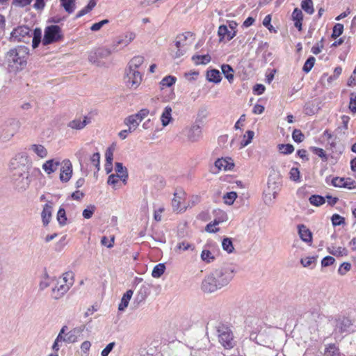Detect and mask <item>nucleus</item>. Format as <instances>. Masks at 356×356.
I'll list each match as a JSON object with an SVG mask.
<instances>
[{"label":"nucleus","instance_id":"a18cd8bd","mask_svg":"<svg viewBox=\"0 0 356 356\" xmlns=\"http://www.w3.org/2000/svg\"><path fill=\"white\" fill-rule=\"evenodd\" d=\"M120 181L121 180L119 176L112 174L108 177L107 182L108 184L111 185L114 188H116L117 187L121 186V184H119Z\"/></svg>","mask_w":356,"mask_h":356},{"label":"nucleus","instance_id":"0e129e2a","mask_svg":"<svg viewBox=\"0 0 356 356\" xmlns=\"http://www.w3.org/2000/svg\"><path fill=\"white\" fill-rule=\"evenodd\" d=\"M350 268H351V264L348 262H344L341 265L338 271H339V274L344 275L347 272H348L350 270Z\"/></svg>","mask_w":356,"mask_h":356},{"label":"nucleus","instance_id":"de8ad7c7","mask_svg":"<svg viewBox=\"0 0 356 356\" xmlns=\"http://www.w3.org/2000/svg\"><path fill=\"white\" fill-rule=\"evenodd\" d=\"M310 149L314 154L321 158L323 160L327 161V157L323 149L317 147H312Z\"/></svg>","mask_w":356,"mask_h":356},{"label":"nucleus","instance_id":"f257e3e1","mask_svg":"<svg viewBox=\"0 0 356 356\" xmlns=\"http://www.w3.org/2000/svg\"><path fill=\"white\" fill-rule=\"evenodd\" d=\"M29 56V49L26 46L19 45L6 52L4 62L10 71H18L25 67Z\"/></svg>","mask_w":356,"mask_h":356},{"label":"nucleus","instance_id":"8fccbe9b","mask_svg":"<svg viewBox=\"0 0 356 356\" xmlns=\"http://www.w3.org/2000/svg\"><path fill=\"white\" fill-rule=\"evenodd\" d=\"M201 259L207 263H210L214 259V257L209 250H203L201 253Z\"/></svg>","mask_w":356,"mask_h":356},{"label":"nucleus","instance_id":"3c124183","mask_svg":"<svg viewBox=\"0 0 356 356\" xmlns=\"http://www.w3.org/2000/svg\"><path fill=\"white\" fill-rule=\"evenodd\" d=\"M95 211V207L94 205H89L83 211V216L86 219L90 218Z\"/></svg>","mask_w":356,"mask_h":356},{"label":"nucleus","instance_id":"c9c22d12","mask_svg":"<svg viewBox=\"0 0 356 356\" xmlns=\"http://www.w3.org/2000/svg\"><path fill=\"white\" fill-rule=\"evenodd\" d=\"M277 148L283 154H290L293 152L294 147L291 144H280Z\"/></svg>","mask_w":356,"mask_h":356},{"label":"nucleus","instance_id":"f03ea898","mask_svg":"<svg viewBox=\"0 0 356 356\" xmlns=\"http://www.w3.org/2000/svg\"><path fill=\"white\" fill-rule=\"evenodd\" d=\"M73 284L72 272H66L63 274L52 290V295L55 299H58L68 291L70 287Z\"/></svg>","mask_w":356,"mask_h":356},{"label":"nucleus","instance_id":"412c9836","mask_svg":"<svg viewBox=\"0 0 356 356\" xmlns=\"http://www.w3.org/2000/svg\"><path fill=\"white\" fill-rule=\"evenodd\" d=\"M221 70L225 78L232 83L234 78L233 68L229 65L223 64L221 66Z\"/></svg>","mask_w":356,"mask_h":356},{"label":"nucleus","instance_id":"6ab92c4d","mask_svg":"<svg viewBox=\"0 0 356 356\" xmlns=\"http://www.w3.org/2000/svg\"><path fill=\"white\" fill-rule=\"evenodd\" d=\"M113 147H109L106 152L105 156L106 163L105 164V169L108 173L112 170V162L113 159Z\"/></svg>","mask_w":356,"mask_h":356},{"label":"nucleus","instance_id":"cd10ccee","mask_svg":"<svg viewBox=\"0 0 356 356\" xmlns=\"http://www.w3.org/2000/svg\"><path fill=\"white\" fill-rule=\"evenodd\" d=\"M31 149L40 158L43 159L47 156V149L42 145H32Z\"/></svg>","mask_w":356,"mask_h":356},{"label":"nucleus","instance_id":"e433bc0d","mask_svg":"<svg viewBox=\"0 0 356 356\" xmlns=\"http://www.w3.org/2000/svg\"><path fill=\"white\" fill-rule=\"evenodd\" d=\"M254 136V133L252 131L248 130L246 131V133L244 134L243 140H241V145L242 147H244L249 145L252 140L253 139V137Z\"/></svg>","mask_w":356,"mask_h":356},{"label":"nucleus","instance_id":"69168bd1","mask_svg":"<svg viewBox=\"0 0 356 356\" xmlns=\"http://www.w3.org/2000/svg\"><path fill=\"white\" fill-rule=\"evenodd\" d=\"M108 23V19H103L99 22L95 23L92 25L90 27V29L92 31H99L104 24H106Z\"/></svg>","mask_w":356,"mask_h":356},{"label":"nucleus","instance_id":"5fc2aeb1","mask_svg":"<svg viewBox=\"0 0 356 356\" xmlns=\"http://www.w3.org/2000/svg\"><path fill=\"white\" fill-rule=\"evenodd\" d=\"M345 178L336 177L332 178L331 184L334 187L343 188Z\"/></svg>","mask_w":356,"mask_h":356},{"label":"nucleus","instance_id":"aec40b11","mask_svg":"<svg viewBox=\"0 0 356 356\" xmlns=\"http://www.w3.org/2000/svg\"><path fill=\"white\" fill-rule=\"evenodd\" d=\"M172 120V108L166 106L161 116V120L163 127L167 126Z\"/></svg>","mask_w":356,"mask_h":356},{"label":"nucleus","instance_id":"6e6d98bb","mask_svg":"<svg viewBox=\"0 0 356 356\" xmlns=\"http://www.w3.org/2000/svg\"><path fill=\"white\" fill-rule=\"evenodd\" d=\"M349 109L353 113H356V92L350 93Z\"/></svg>","mask_w":356,"mask_h":356},{"label":"nucleus","instance_id":"b1692460","mask_svg":"<svg viewBox=\"0 0 356 356\" xmlns=\"http://www.w3.org/2000/svg\"><path fill=\"white\" fill-rule=\"evenodd\" d=\"M143 56H134L129 63V70H136L143 63Z\"/></svg>","mask_w":356,"mask_h":356},{"label":"nucleus","instance_id":"603ef678","mask_svg":"<svg viewBox=\"0 0 356 356\" xmlns=\"http://www.w3.org/2000/svg\"><path fill=\"white\" fill-rule=\"evenodd\" d=\"M331 220L334 226H339L345 223L344 218L337 213L332 216Z\"/></svg>","mask_w":356,"mask_h":356},{"label":"nucleus","instance_id":"79ce46f5","mask_svg":"<svg viewBox=\"0 0 356 356\" xmlns=\"http://www.w3.org/2000/svg\"><path fill=\"white\" fill-rule=\"evenodd\" d=\"M315 61L316 59L314 57L310 56L309 58H308L303 65L302 70L305 73L309 72L312 67H314Z\"/></svg>","mask_w":356,"mask_h":356},{"label":"nucleus","instance_id":"4be33fe9","mask_svg":"<svg viewBox=\"0 0 356 356\" xmlns=\"http://www.w3.org/2000/svg\"><path fill=\"white\" fill-rule=\"evenodd\" d=\"M236 32L235 31H230L228 30L227 26L225 25L220 26L218 29V34L222 37H227L228 40H232L236 35Z\"/></svg>","mask_w":356,"mask_h":356},{"label":"nucleus","instance_id":"20e7f679","mask_svg":"<svg viewBox=\"0 0 356 356\" xmlns=\"http://www.w3.org/2000/svg\"><path fill=\"white\" fill-rule=\"evenodd\" d=\"M226 275V273H222L218 278H216L213 276H208L202 282V288L204 292L211 293L216 291L218 288L227 284L230 280L231 277H226L225 279L222 278Z\"/></svg>","mask_w":356,"mask_h":356},{"label":"nucleus","instance_id":"13d9d810","mask_svg":"<svg viewBox=\"0 0 356 356\" xmlns=\"http://www.w3.org/2000/svg\"><path fill=\"white\" fill-rule=\"evenodd\" d=\"M323 38H322L319 42L316 43L312 47L311 51L314 54L317 55L321 52L323 48Z\"/></svg>","mask_w":356,"mask_h":356},{"label":"nucleus","instance_id":"1a4fd4ad","mask_svg":"<svg viewBox=\"0 0 356 356\" xmlns=\"http://www.w3.org/2000/svg\"><path fill=\"white\" fill-rule=\"evenodd\" d=\"M72 174V165L70 160H64L60 168V179L62 181H68Z\"/></svg>","mask_w":356,"mask_h":356},{"label":"nucleus","instance_id":"774afa93","mask_svg":"<svg viewBox=\"0 0 356 356\" xmlns=\"http://www.w3.org/2000/svg\"><path fill=\"white\" fill-rule=\"evenodd\" d=\"M115 346V342L108 343L102 351V356H108Z\"/></svg>","mask_w":356,"mask_h":356},{"label":"nucleus","instance_id":"680f3d73","mask_svg":"<svg viewBox=\"0 0 356 356\" xmlns=\"http://www.w3.org/2000/svg\"><path fill=\"white\" fill-rule=\"evenodd\" d=\"M289 175L291 179L296 181L300 180V171L297 168H292L290 170Z\"/></svg>","mask_w":356,"mask_h":356},{"label":"nucleus","instance_id":"bf43d9fd","mask_svg":"<svg viewBox=\"0 0 356 356\" xmlns=\"http://www.w3.org/2000/svg\"><path fill=\"white\" fill-rule=\"evenodd\" d=\"M149 113V111L147 108H142L137 113L134 114L141 122L145 118Z\"/></svg>","mask_w":356,"mask_h":356},{"label":"nucleus","instance_id":"393cba45","mask_svg":"<svg viewBox=\"0 0 356 356\" xmlns=\"http://www.w3.org/2000/svg\"><path fill=\"white\" fill-rule=\"evenodd\" d=\"M324 355L327 356H341L339 349L334 343H330L327 346Z\"/></svg>","mask_w":356,"mask_h":356},{"label":"nucleus","instance_id":"f704fd0d","mask_svg":"<svg viewBox=\"0 0 356 356\" xmlns=\"http://www.w3.org/2000/svg\"><path fill=\"white\" fill-rule=\"evenodd\" d=\"M33 40H32V47L33 48H36L38 47L40 42H41V31L39 29H35L33 32H32Z\"/></svg>","mask_w":356,"mask_h":356},{"label":"nucleus","instance_id":"0eeeda50","mask_svg":"<svg viewBox=\"0 0 356 356\" xmlns=\"http://www.w3.org/2000/svg\"><path fill=\"white\" fill-rule=\"evenodd\" d=\"M10 35L15 42L28 43L32 37V30L27 26H19L13 30Z\"/></svg>","mask_w":356,"mask_h":356},{"label":"nucleus","instance_id":"9d476101","mask_svg":"<svg viewBox=\"0 0 356 356\" xmlns=\"http://www.w3.org/2000/svg\"><path fill=\"white\" fill-rule=\"evenodd\" d=\"M53 211V202L48 201L43 207L41 218L44 226H47L50 222Z\"/></svg>","mask_w":356,"mask_h":356},{"label":"nucleus","instance_id":"a878e982","mask_svg":"<svg viewBox=\"0 0 356 356\" xmlns=\"http://www.w3.org/2000/svg\"><path fill=\"white\" fill-rule=\"evenodd\" d=\"M192 60L195 65H206L211 61V56L209 54L194 55Z\"/></svg>","mask_w":356,"mask_h":356},{"label":"nucleus","instance_id":"ea45409f","mask_svg":"<svg viewBox=\"0 0 356 356\" xmlns=\"http://www.w3.org/2000/svg\"><path fill=\"white\" fill-rule=\"evenodd\" d=\"M136 38V34L133 32L127 33L124 38L118 42V44H124V46L128 45L131 42Z\"/></svg>","mask_w":356,"mask_h":356},{"label":"nucleus","instance_id":"58836bf2","mask_svg":"<svg viewBox=\"0 0 356 356\" xmlns=\"http://www.w3.org/2000/svg\"><path fill=\"white\" fill-rule=\"evenodd\" d=\"M343 31V25L340 23L336 24L332 29V33L331 35V38L333 39L337 38L339 36H340Z\"/></svg>","mask_w":356,"mask_h":356},{"label":"nucleus","instance_id":"bb28decb","mask_svg":"<svg viewBox=\"0 0 356 356\" xmlns=\"http://www.w3.org/2000/svg\"><path fill=\"white\" fill-rule=\"evenodd\" d=\"M89 121H87V117L84 118V120L81 121L80 119H75L72 121H71L68 126L74 129H83Z\"/></svg>","mask_w":356,"mask_h":356},{"label":"nucleus","instance_id":"dca6fc26","mask_svg":"<svg viewBox=\"0 0 356 356\" xmlns=\"http://www.w3.org/2000/svg\"><path fill=\"white\" fill-rule=\"evenodd\" d=\"M115 172L117 173L116 175L119 176L122 184L126 185L128 179V172L127 168L122 165V163H116Z\"/></svg>","mask_w":356,"mask_h":356},{"label":"nucleus","instance_id":"c756f323","mask_svg":"<svg viewBox=\"0 0 356 356\" xmlns=\"http://www.w3.org/2000/svg\"><path fill=\"white\" fill-rule=\"evenodd\" d=\"M176 81L177 78L174 76L168 75L163 77L160 82L161 89H163L164 86L170 87L173 86L176 83Z\"/></svg>","mask_w":356,"mask_h":356},{"label":"nucleus","instance_id":"a19ab883","mask_svg":"<svg viewBox=\"0 0 356 356\" xmlns=\"http://www.w3.org/2000/svg\"><path fill=\"white\" fill-rule=\"evenodd\" d=\"M323 137L326 138L328 143L331 146V147H335L336 146V142L335 139L336 137H334L333 134L331 133V131L328 129H326L324 131L323 134Z\"/></svg>","mask_w":356,"mask_h":356},{"label":"nucleus","instance_id":"49530a36","mask_svg":"<svg viewBox=\"0 0 356 356\" xmlns=\"http://www.w3.org/2000/svg\"><path fill=\"white\" fill-rule=\"evenodd\" d=\"M330 253L337 257L346 256L348 254V250L344 247L334 248L333 250Z\"/></svg>","mask_w":356,"mask_h":356},{"label":"nucleus","instance_id":"2eb2a0df","mask_svg":"<svg viewBox=\"0 0 356 356\" xmlns=\"http://www.w3.org/2000/svg\"><path fill=\"white\" fill-rule=\"evenodd\" d=\"M227 220V215L223 213L221 218L218 219H215L212 222L209 223L206 227L205 230L209 233H216L219 231V228L216 226L220 223L225 221Z\"/></svg>","mask_w":356,"mask_h":356},{"label":"nucleus","instance_id":"7c9ffc66","mask_svg":"<svg viewBox=\"0 0 356 356\" xmlns=\"http://www.w3.org/2000/svg\"><path fill=\"white\" fill-rule=\"evenodd\" d=\"M56 218L60 226L63 227L67 224V218L65 210L63 208L60 207L58 209Z\"/></svg>","mask_w":356,"mask_h":356},{"label":"nucleus","instance_id":"f3484780","mask_svg":"<svg viewBox=\"0 0 356 356\" xmlns=\"http://www.w3.org/2000/svg\"><path fill=\"white\" fill-rule=\"evenodd\" d=\"M140 122L139 120L134 115H131L124 119V124L128 126V131L129 132L135 131Z\"/></svg>","mask_w":356,"mask_h":356},{"label":"nucleus","instance_id":"09e8293b","mask_svg":"<svg viewBox=\"0 0 356 356\" xmlns=\"http://www.w3.org/2000/svg\"><path fill=\"white\" fill-rule=\"evenodd\" d=\"M292 138L296 143H301L305 139V136L300 129H294L292 133Z\"/></svg>","mask_w":356,"mask_h":356},{"label":"nucleus","instance_id":"72a5a7b5","mask_svg":"<svg viewBox=\"0 0 356 356\" xmlns=\"http://www.w3.org/2000/svg\"><path fill=\"white\" fill-rule=\"evenodd\" d=\"M61 6L68 13L74 12L75 8V0H60Z\"/></svg>","mask_w":356,"mask_h":356},{"label":"nucleus","instance_id":"338daca9","mask_svg":"<svg viewBox=\"0 0 356 356\" xmlns=\"http://www.w3.org/2000/svg\"><path fill=\"white\" fill-rule=\"evenodd\" d=\"M335 259L331 256H327L324 257L321 261L322 266L326 267L334 264Z\"/></svg>","mask_w":356,"mask_h":356},{"label":"nucleus","instance_id":"5701e85b","mask_svg":"<svg viewBox=\"0 0 356 356\" xmlns=\"http://www.w3.org/2000/svg\"><path fill=\"white\" fill-rule=\"evenodd\" d=\"M133 295V291L128 290L127 292L123 295L121 302L119 305L118 309L120 311L124 310L125 308L127 307L129 300Z\"/></svg>","mask_w":356,"mask_h":356},{"label":"nucleus","instance_id":"a211bd4d","mask_svg":"<svg viewBox=\"0 0 356 356\" xmlns=\"http://www.w3.org/2000/svg\"><path fill=\"white\" fill-rule=\"evenodd\" d=\"M207 79L209 82L218 83L220 82L222 77L219 70L213 69L207 72Z\"/></svg>","mask_w":356,"mask_h":356},{"label":"nucleus","instance_id":"6e6552de","mask_svg":"<svg viewBox=\"0 0 356 356\" xmlns=\"http://www.w3.org/2000/svg\"><path fill=\"white\" fill-rule=\"evenodd\" d=\"M142 81V75L137 70H128L125 78L127 86L131 88H136Z\"/></svg>","mask_w":356,"mask_h":356},{"label":"nucleus","instance_id":"9b49d317","mask_svg":"<svg viewBox=\"0 0 356 356\" xmlns=\"http://www.w3.org/2000/svg\"><path fill=\"white\" fill-rule=\"evenodd\" d=\"M187 35L186 34H181L177 37L175 45L177 48L176 56L179 57L183 55L187 50L188 44L186 42Z\"/></svg>","mask_w":356,"mask_h":356},{"label":"nucleus","instance_id":"2f4dec72","mask_svg":"<svg viewBox=\"0 0 356 356\" xmlns=\"http://www.w3.org/2000/svg\"><path fill=\"white\" fill-rule=\"evenodd\" d=\"M309 201L311 204H312L314 206H316V207H320V206L323 205L325 203V200L321 195H312L309 197Z\"/></svg>","mask_w":356,"mask_h":356},{"label":"nucleus","instance_id":"39448f33","mask_svg":"<svg viewBox=\"0 0 356 356\" xmlns=\"http://www.w3.org/2000/svg\"><path fill=\"white\" fill-rule=\"evenodd\" d=\"M63 38L61 29L58 25L46 27L42 40L44 45H47L61 40Z\"/></svg>","mask_w":356,"mask_h":356},{"label":"nucleus","instance_id":"f8f14e48","mask_svg":"<svg viewBox=\"0 0 356 356\" xmlns=\"http://www.w3.org/2000/svg\"><path fill=\"white\" fill-rule=\"evenodd\" d=\"M298 234L301 240L311 245L312 243V233L306 225L301 224L298 225Z\"/></svg>","mask_w":356,"mask_h":356},{"label":"nucleus","instance_id":"37998d69","mask_svg":"<svg viewBox=\"0 0 356 356\" xmlns=\"http://www.w3.org/2000/svg\"><path fill=\"white\" fill-rule=\"evenodd\" d=\"M222 246L223 250L227 251L228 253L232 252L234 249L232 241L229 238H225L223 239L222 242Z\"/></svg>","mask_w":356,"mask_h":356},{"label":"nucleus","instance_id":"423d86ee","mask_svg":"<svg viewBox=\"0 0 356 356\" xmlns=\"http://www.w3.org/2000/svg\"><path fill=\"white\" fill-rule=\"evenodd\" d=\"M217 331L218 332L219 342L222 346L226 349L232 348L235 343L233 334L229 327L222 324L218 327Z\"/></svg>","mask_w":356,"mask_h":356},{"label":"nucleus","instance_id":"e2e57ef3","mask_svg":"<svg viewBox=\"0 0 356 356\" xmlns=\"http://www.w3.org/2000/svg\"><path fill=\"white\" fill-rule=\"evenodd\" d=\"M316 259L315 257H307L302 259L300 262L304 267H309L316 261Z\"/></svg>","mask_w":356,"mask_h":356},{"label":"nucleus","instance_id":"4c0bfd02","mask_svg":"<svg viewBox=\"0 0 356 356\" xmlns=\"http://www.w3.org/2000/svg\"><path fill=\"white\" fill-rule=\"evenodd\" d=\"M115 239V237L114 235H111L109 238L107 236H104L101 238V244L108 248H111L114 245Z\"/></svg>","mask_w":356,"mask_h":356},{"label":"nucleus","instance_id":"4d7b16f0","mask_svg":"<svg viewBox=\"0 0 356 356\" xmlns=\"http://www.w3.org/2000/svg\"><path fill=\"white\" fill-rule=\"evenodd\" d=\"M292 19L293 21H302L303 15L302 10L298 8H295L292 13Z\"/></svg>","mask_w":356,"mask_h":356},{"label":"nucleus","instance_id":"864d4df0","mask_svg":"<svg viewBox=\"0 0 356 356\" xmlns=\"http://www.w3.org/2000/svg\"><path fill=\"white\" fill-rule=\"evenodd\" d=\"M62 340L67 343H74L76 341L77 337L74 331H70L65 334V337L64 338L62 337Z\"/></svg>","mask_w":356,"mask_h":356},{"label":"nucleus","instance_id":"473e14b6","mask_svg":"<svg viewBox=\"0 0 356 356\" xmlns=\"http://www.w3.org/2000/svg\"><path fill=\"white\" fill-rule=\"evenodd\" d=\"M165 270V265L163 264H159L154 267L152 276L154 278H159L164 273Z\"/></svg>","mask_w":356,"mask_h":356},{"label":"nucleus","instance_id":"4468645a","mask_svg":"<svg viewBox=\"0 0 356 356\" xmlns=\"http://www.w3.org/2000/svg\"><path fill=\"white\" fill-rule=\"evenodd\" d=\"M59 165V161L56 159H49L43 163L42 169L47 175H50L56 172Z\"/></svg>","mask_w":356,"mask_h":356},{"label":"nucleus","instance_id":"052dcab7","mask_svg":"<svg viewBox=\"0 0 356 356\" xmlns=\"http://www.w3.org/2000/svg\"><path fill=\"white\" fill-rule=\"evenodd\" d=\"M343 188H348V189H355L356 188V181L350 177L345 178Z\"/></svg>","mask_w":356,"mask_h":356},{"label":"nucleus","instance_id":"c03bdc74","mask_svg":"<svg viewBox=\"0 0 356 356\" xmlns=\"http://www.w3.org/2000/svg\"><path fill=\"white\" fill-rule=\"evenodd\" d=\"M237 194L236 192H229L224 195L223 199L225 204L231 205L234 203Z\"/></svg>","mask_w":356,"mask_h":356},{"label":"nucleus","instance_id":"ddd939ff","mask_svg":"<svg viewBox=\"0 0 356 356\" xmlns=\"http://www.w3.org/2000/svg\"><path fill=\"white\" fill-rule=\"evenodd\" d=\"M215 166L219 170H230L234 168V163L233 162V160L229 157L221 158L216 161Z\"/></svg>","mask_w":356,"mask_h":356},{"label":"nucleus","instance_id":"7ed1b4c3","mask_svg":"<svg viewBox=\"0 0 356 356\" xmlns=\"http://www.w3.org/2000/svg\"><path fill=\"white\" fill-rule=\"evenodd\" d=\"M171 204L173 211L177 213L184 212L187 209L190 204L188 195L183 188L175 189Z\"/></svg>","mask_w":356,"mask_h":356},{"label":"nucleus","instance_id":"c85d7f7f","mask_svg":"<svg viewBox=\"0 0 356 356\" xmlns=\"http://www.w3.org/2000/svg\"><path fill=\"white\" fill-rule=\"evenodd\" d=\"M301 8L307 14L312 15L314 13L312 0H303L301 2Z\"/></svg>","mask_w":356,"mask_h":356}]
</instances>
